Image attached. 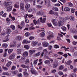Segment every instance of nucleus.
<instances>
[{"instance_id": "79ce46f5", "label": "nucleus", "mask_w": 77, "mask_h": 77, "mask_svg": "<svg viewBox=\"0 0 77 77\" xmlns=\"http://www.w3.org/2000/svg\"><path fill=\"white\" fill-rule=\"evenodd\" d=\"M66 28L64 26H63L61 27L62 30H63V31H64V32H65V31H66Z\"/></svg>"}, {"instance_id": "c85d7f7f", "label": "nucleus", "mask_w": 77, "mask_h": 77, "mask_svg": "<svg viewBox=\"0 0 77 77\" xmlns=\"http://www.w3.org/2000/svg\"><path fill=\"white\" fill-rule=\"evenodd\" d=\"M45 64L49 65V64L50 63V61L48 60H47L45 61Z\"/></svg>"}, {"instance_id": "f704fd0d", "label": "nucleus", "mask_w": 77, "mask_h": 77, "mask_svg": "<svg viewBox=\"0 0 77 77\" xmlns=\"http://www.w3.org/2000/svg\"><path fill=\"white\" fill-rule=\"evenodd\" d=\"M2 47L7 48L8 47V44H3L2 45Z\"/></svg>"}, {"instance_id": "4d7b16f0", "label": "nucleus", "mask_w": 77, "mask_h": 77, "mask_svg": "<svg viewBox=\"0 0 77 77\" xmlns=\"http://www.w3.org/2000/svg\"><path fill=\"white\" fill-rule=\"evenodd\" d=\"M48 49L49 50H51L52 49V46L50 45L48 47Z\"/></svg>"}, {"instance_id": "a211bd4d", "label": "nucleus", "mask_w": 77, "mask_h": 77, "mask_svg": "<svg viewBox=\"0 0 77 77\" xmlns=\"http://www.w3.org/2000/svg\"><path fill=\"white\" fill-rule=\"evenodd\" d=\"M72 63V61L70 60L67 61V62H66V61L65 62V63L66 65H69L70 63Z\"/></svg>"}, {"instance_id": "2eb2a0df", "label": "nucleus", "mask_w": 77, "mask_h": 77, "mask_svg": "<svg viewBox=\"0 0 77 77\" xmlns=\"http://www.w3.org/2000/svg\"><path fill=\"white\" fill-rule=\"evenodd\" d=\"M30 5L29 4H26L25 6V8L26 10H28L29 8H30Z\"/></svg>"}, {"instance_id": "393cba45", "label": "nucleus", "mask_w": 77, "mask_h": 77, "mask_svg": "<svg viewBox=\"0 0 77 77\" xmlns=\"http://www.w3.org/2000/svg\"><path fill=\"white\" fill-rule=\"evenodd\" d=\"M70 10V9L68 7H65L64 9V11H65V12L69 11Z\"/></svg>"}, {"instance_id": "0eeeda50", "label": "nucleus", "mask_w": 77, "mask_h": 77, "mask_svg": "<svg viewBox=\"0 0 77 77\" xmlns=\"http://www.w3.org/2000/svg\"><path fill=\"white\" fill-rule=\"evenodd\" d=\"M15 54H13L10 55L9 57V59L10 60H12L14 59H15Z\"/></svg>"}, {"instance_id": "338daca9", "label": "nucleus", "mask_w": 77, "mask_h": 77, "mask_svg": "<svg viewBox=\"0 0 77 77\" xmlns=\"http://www.w3.org/2000/svg\"><path fill=\"white\" fill-rule=\"evenodd\" d=\"M75 12V9L73 8L71 9V12L72 13H74Z\"/></svg>"}, {"instance_id": "f257e3e1", "label": "nucleus", "mask_w": 77, "mask_h": 77, "mask_svg": "<svg viewBox=\"0 0 77 77\" xmlns=\"http://www.w3.org/2000/svg\"><path fill=\"white\" fill-rule=\"evenodd\" d=\"M11 5H12V2L10 0L5 1L3 3V5L5 7L9 6Z\"/></svg>"}, {"instance_id": "69168bd1", "label": "nucleus", "mask_w": 77, "mask_h": 77, "mask_svg": "<svg viewBox=\"0 0 77 77\" xmlns=\"http://www.w3.org/2000/svg\"><path fill=\"white\" fill-rule=\"evenodd\" d=\"M36 8H42V6L40 5H36Z\"/></svg>"}, {"instance_id": "2f4dec72", "label": "nucleus", "mask_w": 77, "mask_h": 77, "mask_svg": "<svg viewBox=\"0 0 77 77\" xmlns=\"http://www.w3.org/2000/svg\"><path fill=\"white\" fill-rule=\"evenodd\" d=\"M77 75L75 73L72 74L70 75V77H76Z\"/></svg>"}, {"instance_id": "864d4df0", "label": "nucleus", "mask_w": 77, "mask_h": 77, "mask_svg": "<svg viewBox=\"0 0 77 77\" xmlns=\"http://www.w3.org/2000/svg\"><path fill=\"white\" fill-rule=\"evenodd\" d=\"M57 54H60V55H62L63 54V53L62 52H57Z\"/></svg>"}, {"instance_id": "aec40b11", "label": "nucleus", "mask_w": 77, "mask_h": 77, "mask_svg": "<svg viewBox=\"0 0 77 77\" xmlns=\"http://www.w3.org/2000/svg\"><path fill=\"white\" fill-rule=\"evenodd\" d=\"M29 43H30V42H28V41L25 39L23 40V44H29Z\"/></svg>"}, {"instance_id": "a19ab883", "label": "nucleus", "mask_w": 77, "mask_h": 77, "mask_svg": "<svg viewBox=\"0 0 77 77\" xmlns=\"http://www.w3.org/2000/svg\"><path fill=\"white\" fill-rule=\"evenodd\" d=\"M2 68L3 69L5 70V71H8V70L9 69H8V68L6 67H5L4 66H2Z\"/></svg>"}, {"instance_id": "c03bdc74", "label": "nucleus", "mask_w": 77, "mask_h": 77, "mask_svg": "<svg viewBox=\"0 0 77 77\" xmlns=\"http://www.w3.org/2000/svg\"><path fill=\"white\" fill-rule=\"evenodd\" d=\"M43 52L44 54L45 53L46 55L47 54V53H48V51L47 49H44L43 50Z\"/></svg>"}, {"instance_id": "e433bc0d", "label": "nucleus", "mask_w": 77, "mask_h": 77, "mask_svg": "<svg viewBox=\"0 0 77 77\" xmlns=\"http://www.w3.org/2000/svg\"><path fill=\"white\" fill-rule=\"evenodd\" d=\"M2 74L3 75H9V73L7 72H3L2 73Z\"/></svg>"}, {"instance_id": "b1692460", "label": "nucleus", "mask_w": 77, "mask_h": 77, "mask_svg": "<svg viewBox=\"0 0 77 77\" xmlns=\"http://www.w3.org/2000/svg\"><path fill=\"white\" fill-rule=\"evenodd\" d=\"M20 4L19 3H17L16 4H15L14 5V7L15 8H19V6Z\"/></svg>"}, {"instance_id": "603ef678", "label": "nucleus", "mask_w": 77, "mask_h": 77, "mask_svg": "<svg viewBox=\"0 0 77 77\" xmlns=\"http://www.w3.org/2000/svg\"><path fill=\"white\" fill-rule=\"evenodd\" d=\"M25 48L26 49H29V46L28 45H25L24 46Z\"/></svg>"}, {"instance_id": "ddd939ff", "label": "nucleus", "mask_w": 77, "mask_h": 77, "mask_svg": "<svg viewBox=\"0 0 77 77\" xmlns=\"http://www.w3.org/2000/svg\"><path fill=\"white\" fill-rule=\"evenodd\" d=\"M37 14L38 15H44V13L42 10L40 11L39 12H38Z\"/></svg>"}, {"instance_id": "37998d69", "label": "nucleus", "mask_w": 77, "mask_h": 77, "mask_svg": "<svg viewBox=\"0 0 77 77\" xmlns=\"http://www.w3.org/2000/svg\"><path fill=\"white\" fill-rule=\"evenodd\" d=\"M41 54V52H38L37 53H36L35 54V57H37L38 56H39Z\"/></svg>"}, {"instance_id": "f3484780", "label": "nucleus", "mask_w": 77, "mask_h": 77, "mask_svg": "<svg viewBox=\"0 0 77 77\" xmlns=\"http://www.w3.org/2000/svg\"><path fill=\"white\" fill-rule=\"evenodd\" d=\"M40 36L41 37H44L45 36V32H42L40 34Z\"/></svg>"}, {"instance_id": "423d86ee", "label": "nucleus", "mask_w": 77, "mask_h": 77, "mask_svg": "<svg viewBox=\"0 0 77 77\" xmlns=\"http://www.w3.org/2000/svg\"><path fill=\"white\" fill-rule=\"evenodd\" d=\"M23 38V36L21 35H18L16 38V39L17 40V41H21Z\"/></svg>"}, {"instance_id": "5fc2aeb1", "label": "nucleus", "mask_w": 77, "mask_h": 77, "mask_svg": "<svg viewBox=\"0 0 77 77\" xmlns=\"http://www.w3.org/2000/svg\"><path fill=\"white\" fill-rule=\"evenodd\" d=\"M21 66L22 68H26L27 67V66L24 64L21 65Z\"/></svg>"}, {"instance_id": "09e8293b", "label": "nucleus", "mask_w": 77, "mask_h": 77, "mask_svg": "<svg viewBox=\"0 0 77 77\" xmlns=\"http://www.w3.org/2000/svg\"><path fill=\"white\" fill-rule=\"evenodd\" d=\"M54 48H59V46L57 45H54Z\"/></svg>"}, {"instance_id": "ea45409f", "label": "nucleus", "mask_w": 77, "mask_h": 77, "mask_svg": "<svg viewBox=\"0 0 77 77\" xmlns=\"http://www.w3.org/2000/svg\"><path fill=\"white\" fill-rule=\"evenodd\" d=\"M68 4L70 7H72L73 6V5L71 2H68Z\"/></svg>"}, {"instance_id": "c9c22d12", "label": "nucleus", "mask_w": 77, "mask_h": 77, "mask_svg": "<svg viewBox=\"0 0 77 77\" xmlns=\"http://www.w3.org/2000/svg\"><path fill=\"white\" fill-rule=\"evenodd\" d=\"M53 10L54 11H59V10L58 9V8H57L54 7L53 8Z\"/></svg>"}, {"instance_id": "412c9836", "label": "nucleus", "mask_w": 77, "mask_h": 77, "mask_svg": "<svg viewBox=\"0 0 77 77\" xmlns=\"http://www.w3.org/2000/svg\"><path fill=\"white\" fill-rule=\"evenodd\" d=\"M9 17L10 18H11V20H12L13 21H14L15 20V17H12V16L11 14H10Z\"/></svg>"}, {"instance_id": "49530a36", "label": "nucleus", "mask_w": 77, "mask_h": 77, "mask_svg": "<svg viewBox=\"0 0 77 77\" xmlns=\"http://www.w3.org/2000/svg\"><path fill=\"white\" fill-rule=\"evenodd\" d=\"M63 35H62L61 34H58V36L57 37V38H60V37H61V36L62 37V36H63Z\"/></svg>"}, {"instance_id": "20e7f679", "label": "nucleus", "mask_w": 77, "mask_h": 77, "mask_svg": "<svg viewBox=\"0 0 77 77\" xmlns=\"http://www.w3.org/2000/svg\"><path fill=\"white\" fill-rule=\"evenodd\" d=\"M20 9L21 11H23L24 9V4L23 2L20 3Z\"/></svg>"}, {"instance_id": "7ed1b4c3", "label": "nucleus", "mask_w": 77, "mask_h": 77, "mask_svg": "<svg viewBox=\"0 0 77 77\" xmlns=\"http://www.w3.org/2000/svg\"><path fill=\"white\" fill-rule=\"evenodd\" d=\"M32 74H35V75H37V72L33 68H32L30 70Z\"/></svg>"}, {"instance_id": "4468645a", "label": "nucleus", "mask_w": 77, "mask_h": 77, "mask_svg": "<svg viewBox=\"0 0 77 77\" xmlns=\"http://www.w3.org/2000/svg\"><path fill=\"white\" fill-rule=\"evenodd\" d=\"M13 7L12 6H10L7 8V11L8 12L9 11H12V9Z\"/></svg>"}, {"instance_id": "13d9d810", "label": "nucleus", "mask_w": 77, "mask_h": 77, "mask_svg": "<svg viewBox=\"0 0 77 77\" xmlns=\"http://www.w3.org/2000/svg\"><path fill=\"white\" fill-rule=\"evenodd\" d=\"M29 38L30 40H32V39L35 38V37L33 36H30Z\"/></svg>"}, {"instance_id": "58836bf2", "label": "nucleus", "mask_w": 77, "mask_h": 77, "mask_svg": "<svg viewBox=\"0 0 77 77\" xmlns=\"http://www.w3.org/2000/svg\"><path fill=\"white\" fill-rule=\"evenodd\" d=\"M17 51L19 54H21V50L20 49H18L17 50Z\"/></svg>"}, {"instance_id": "bb28decb", "label": "nucleus", "mask_w": 77, "mask_h": 77, "mask_svg": "<svg viewBox=\"0 0 77 77\" xmlns=\"http://www.w3.org/2000/svg\"><path fill=\"white\" fill-rule=\"evenodd\" d=\"M69 19L70 20H71V21H74V20H75L74 17L72 16H71L70 17Z\"/></svg>"}, {"instance_id": "1a4fd4ad", "label": "nucleus", "mask_w": 77, "mask_h": 77, "mask_svg": "<svg viewBox=\"0 0 77 77\" xmlns=\"http://www.w3.org/2000/svg\"><path fill=\"white\" fill-rule=\"evenodd\" d=\"M40 20L41 23H45V22L46 21V18H45L42 19V17H40Z\"/></svg>"}, {"instance_id": "c756f323", "label": "nucleus", "mask_w": 77, "mask_h": 77, "mask_svg": "<svg viewBox=\"0 0 77 77\" xmlns=\"http://www.w3.org/2000/svg\"><path fill=\"white\" fill-rule=\"evenodd\" d=\"M57 65H58V64L57 63H55L54 64H53V67L54 68H56L57 67Z\"/></svg>"}, {"instance_id": "39448f33", "label": "nucleus", "mask_w": 77, "mask_h": 77, "mask_svg": "<svg viewBox=\"0 0 77 77\" xmlns=\"http://www.w3.org/2000/svg\"><path fill=\"white\" fill-rule=\"evenodd\" d=\"M34 24H35V25H36L37 24H38V25H39L40 24V19H38L37 21H37L36 20H34L33 21Z\"/></svg>"}, {"instance_id": "bf43d9fd", "label": "nucleus", "mask_w": 77, "mask_h": 77, "mask_svg": "<svg viewBox=\"0 0 77 77\" xmlns=\"http://www.w3.org/2000/svg\"><path fill=\"white\" fill-rule=\"evenodd\" d=\"M66 40L68 44H70V42H71V41L69 39H66Z\"/></svg>"}, {"instance_id": "f8f14e48", "label": "nucleus", "mask_w": 77, "mask_h": 77, "mask_svg": "<svg viewBox=\"0 0 77 77\" xmlns=\"http://www.w3.org/2000/svg\"><path fill=\"white\" fill-rule=\"evenodd\" d=\"M38 44V42H32L31 43V45L33 47H35Z\"/></svg>"}, {"instance_id": "dca6fc26", "label": "nucleus", "mask_w": 77, "mask_h": 77, "mask_svg": "<svg viewBox=\"0 0 77 77\" xmlns=\"http://www.w3.org/2000/svg\"><path fill=\"white\" fill-rule=\"evenodd\" d=\"M52 23L54 26H57V22L56 19L52 20Z\"/></svg>"}, {"instance_id": "4be33fe9", "label": "nucleus", "mask_w": 77, "mask_h": 77, "mask_svg": "<svg viewBox=\"0 0 77 77\" xmlns=\"http://www.w3.org/2000/svg\"><path fill=\"white\" fill-rule=\"evenodd\" d=\"M23 56L26 57L28 56V52L27 51H25L23 54Z\"/></svg>"}, {"instance_id": "9b49d317", "label": "nucleus", "mask_w": 77, "mask_h": 77, "mask_svg": "<svg viewBox=\"0 0 77 77\" xmlns=\"http://www.w3.org/2000/svg\"><path fill=\"white\" fill-rule=\"evenodd\" d=\"M17 42L15 41L13 42V45H11L10 46V47H15L17 46Z\"/></svg>"}, {"instance_id": "0e129e2a", "label": "nucleus", "mask_w": 77, "mask_h": 77, "mask_svg": "<svg viewBox=\"0 0 77 77\" xmlns=\"http://www.w3.org/2000/svg\"><path fill=\"white\" fill-rule=\"evenodd\" d=\"M24 22L23 21L21 22V25L22 26H24Z\"/></svg>"}, {"instance_id": "6e6552de", "label": "nucleus", "mask_w": 77, "mask_h": 77, "mask_svg": "<svg viewBox=\"0 0 77 77\" xmlns=\"http://www.w3.org/2000/svg\"><path fill=\"white\" fill-rule=\"evenodd\" d=\"M63 24H64V22L63 20H60V21H58V25L59 27H60V26H62L63 25Z\"/></svg>"}, {"instance_id": "6e6d98bb", "label": "nucleus", "mask_w": 77, "mask_h": 77, "mask_svg": "<svg viewBox=\"0 0 77 77\" xmlns=\"http://www.w3.org/2000/svg\"><path fill=\"white\" fill-rule=\"evenodd\" d=\"M47 25H48V27H51L52 26V28H53V26H52V25H51V23H48Z\"/></svg>"}, {"instance_id": "3c124183", "label": "nucleus", "mask_w": 77, "mask_h": 77, "mask_svg": "<svg viewBox=\"0 0 77 77\" xmlns=\"http://www.w3.org/2000/svg\"><path fill=\"white\" fill-rule=\"evenodd\" d=\"M17 75L18 77H22L23 75L21 73H19L17 74Z\"/></svg>"}, {"instance_id": "72a5a7b5", "label": "nucleus", "mask_w": 77, "mask_h": 77, "mask_svg": "<svg viewBox=\"0 0 77 77\" xmlns=\"http://www.w3.org/2000/svg\"><path fill=\"white\" fill-rule=\"evenodd\" d=\"M64 68V67L63 65H61L59 68V70H62Z\"/></svg>"}, {"instance_id": "774afa93", "label": "nucleus", "mask_w": 77, "mask_h": 77, "mask_svg": "<svg viewBox=\"0 0 77 77\" xmlns=\"http://www.w3.org/2000/svg\"><path fill=\"white\" fill-rule=\"evenodd\" d=\"M41 31H44V30H40L39 29H38L37 30V33H39V32H41Z\"/></svg>"}, {"instance_id": "473e14b6", "label": "nucleus", "mask_w": 77, "mask_h": 77, "mask_svg": "<svg viewBox=\"0 0 77 77\" xmlns=\"http://www.w3.org/2000/svg\"><path fill=\"white\" fill-rule=\"evenodd\" d=\"M12 51H13V49H10L8 50V53L9 54L11 53Z\"/></svg>"}, {"instance_id": "8fccbe9b", "label": "nucleus", "mask_w": 77, "mask_h": 77, "mask_svg": "<svg viewBox=\"0 0 77 77\" xmlns=\"http://www.w3.org/2000/svg\"><path fill=\"white\" fill-rule=\"evenodd\" d=\"M25 62L26 64L29 63V59H26Z\"/></svg>"}, {"instance_id": "052dcab7", "label": "nucleus", "mask_w": 77, "mask_h": 77, "mask_svg": "<svg viewBox=\"0 0 77 77\" xmlns=\"http://www.w3.org/2000/svg\"><path fill=\"white\" fill-rule=\"evenodd\" d=\"M49 14H51V15H53V14H54V13L53 12V11L52 10H51L49 12Z\"/></svg>"}, {"instance_id": "cd10ccee", "label": "nucleus", "mask_w": 77, "mask_h": 77, "mask_svg": "<svg viewBox=\"0 0 77 77\" xmlns=\"http://www.w3.org/2000/svg\"><path fill=\"white\" fill-rule=\"evenodd\" d=\"M30 33H29V32H27L24 35L25 36H26V37H28V36H30Z\"/></svg>"}, {"instance_id": "de8ad7c7", "label": "nucleus", "mask_w": 77, "mask_h": 77, "mask_svg": "<svg viewBox=\"0 0 77 77\" xmlns=\"http://www.w3.org/2000/svg\"><path fill=\"white\" fill-rule=\"evenodd\" d=\"M58 56V55L57 54H54L52 55L53 57H57Z\"/></svg>"}, {"instance_id": "4c0bfd02", "label": "nucleus", "mask_w": 77, "mask_h": 77, "mask_svg": "<svg viewBox=\"0 0 77 77\" xmlns=\"http://www.w3.org/2000/svg\"><path fill=\"white\" fill-rule=\"evenodd\" d=\"M12 30H15V26L12 25H11V26H10Z\"/></svg>"}, {"instance_id": "7c9ffc66", "label": "nucleus", "mask_w": 77, "mask_h": 77, "mask_svg": "<svg viewBox=\"0 0 77 77\" xmlns=\"http://www.w3.org/2000/svg\"><path fill=\"white\" fill-rule=\"evenodd\" d=\"M35 50H30L29 51V52L30 54H33L35 52Z\"/></svg>"}, {"instance_id": "6ab92c4d", "label": "nucleus", "mask_w": 77, "mask_h": 77, "mask_svg": "<svg viewBox=\"0 0 77 77\" xmlns=\"http://www.w3.org/2000/svg\"><path fill=\"white\" fill-rule=\"evenodd\" d=\"M11 64H12V62L11 61H9L7 63L6 66L8 68H9V66L11 65Z\"/></svg>"}, {"instance_id": "e2e57ef3", "label": "nucleus", "mask_w": 77, "mask_h": 77, "mask_svg": "<svg viewBox=\"0 0 77 77\" xmlns=\"http://www.w3.org/2000/svg\"><path fill=\"white\" fill-rule=\"evenodd\" d=\"M15 68H16V67L15 66H12L11 68V70H15Z\"/></svg>"}, {"instance_id": "680f3d73", "label": "nucleus", "mask_w": 77, "mask_h": 77, "mask_svg": "<svg viewBox=\"0 0 77 77\" xmlns=\"http://www.w3.org/2000/svg\"><path fill=\"white\" fill-rule=\"evenodd\" d=\"M58 74H59V75H62L63 74V73L62 72H58Z\"/></svg>"}, {"instance_id": "a18cd8bd", "label": "nucleus", "mask_w": 77, "mask_h": 77, "mask_svg": "<svg viewBox=\"0 0 77 77\" xmlns=\"http://www.w3.org/2000/svg\"><path fill=\"white\" fill-rule=\"evenodd\" d=\"M29 30H35V28L33 27V26H32L29 28Z\"/></svg>"}, {"instance_id": "9d476101", "label": "nucleus", "mask_w": 77, "mask_h": 77, "mask_svg": "<svg viewBox=\"0 0 77 77\" xmlns=\"http://www.w3.org/2000/svg\"><path fill=\"white\" fill-rule=\"evenodd\" d=\"M43 46L44 47H47L48 46V43L46 42H43L42 43Z\"/></svg>"}, {"instance_id": "f03ea898", "label": "nucleus", "mask_w": 77, "mask_h": 77, "mask_svg": "<svg viewBox=\"0 0 77 77\" xmlns=\"http://www.w3.org/2000/svg\"><path fill=\"white\" fill-rule=\"evenodd\" d=\"M47 33H48L49 35L47 36V38L48 39H50L51 38H54V36L53 35V32L48 31L47 32Z\"/></svg>"}, {"instance_id": "5701e85b", "label": "nucleus", "mask_w": 77, "mask_h": 77, "mask_svg": "<svg viewBox=\"0 0 77 77\" xmlns=\"http://www.w3.org/2000/svg\"><path fill=\"white\" fill-rule=\"evenodd\" d=\"M6 30H7L6 32L7 34H8V35L10 34V33L11 32V30L9 29H7Z\"/></svg>"}, {"instance_id": "a878e982", "label": "nucleus", "mask_w": 77, "mask_h": 77, "mask_svg": "<svg viewBox=\"0 0 77 77\" xmlns=\"http://www.w3.org/2000/svg\"><path fill=\"white\" fill-rule=\"evenodd\" d=\"M12 73L13 74H15V75H17V74L18 73V71L17 70L14 71L12 72Z\"/></svg>"}]
</instances>
